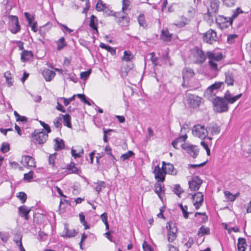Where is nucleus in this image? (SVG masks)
Listing matches in <instances>:
<instances>
[{"label": "nucleus", "mask_w": 251, "mask_h": 251, "mask_svg": "<svg viewBox=\"0 0 251 251\" xmlns=\"http://www.w3.org/2000/svg\"><path fill=\"white\" fill-rule=\"evenodd\" d=\"M196 57L197 59V62L199 63H203L207 57L210 69L212 71L218 72L220 69H218L217 62L222 59L223 55L221 53H216L211 51H208L204 53L202 50L197 49Z\"/></svg>", "instance_id": "nucleus-1"}, {"label": "nucleus", "mask_w": 251, "mask_h": 251, "mask_svg": "<svg viewBox=\"0 0 251 251\" xmlns=\"http://www.w3.org/2000/svg\"><path fill=\"white\" fill-rule=\"evenodd\" d=\"M213 103L214 105V110L217 112H226L228 109L227 103L223 98L216 97Z\"/></svg>", "instance_id": "nucleus-2"}, {"label": "nucleus", "mask_w": 251, "mask_h": 251, "mask_svg": "<svg viewBox=\"0 0 251 251\" xmlns=\"http://www.w3.org/2000/svg\"><path fill=\"white\" fill-rule=\"evenodd\" d=\"M192 133L195 137L201 139H204L208 136V131L204 126L198 124L193 127Z\"/></svg>", "instance_id": "nucleus-3"}, {"label": "nucleus", "mask_w": 251, "mask_h": 251, "mask_svg": "<svg viewBox=\"0 0 251 251\" xmlns=\"http://www.w3.org/2000/svg\"><path fill=\"white\" fill-rule=\"evenodd\" d=\"M32 141L35 144H43L45 143L48 138V134L43 131L35 130L31 134Z\"/></svg>", "instance_id": "nucleus-4"}, {"label": "nucleus", "mask_w": 251, "mask_h": 251, "mask_svg": "<svg viewBox=\"0 0 251 251\" xmlns=\"http://www.w3.org/2000/svg\"><path fill=\"white\" fill-rule=\"evenodd\" d=\"M9 20V30L13 34H16L21 30V26L19 23L18 18L16 16H8Z\"/></svg>", "instance_id": "nucleus-5"}, {"label": "nucleus", "mask_w": 251, "mask_h": 251, "mask_svg": "<svg viewBox=\"0 0 251 251\" xmlns=\"http://www.w3.org/2000/svg\"><path fill=\"white\" fill-rule=\"evenodd\" d=\"M216 22L221 29L227 28L232 24V19L221 15H219L216 18Z\"/></svg>", "instance_id": "nucleus-6"}, {"label": "nucleus", "mask_w": 251, "mask_h": 251, "mask_svg": "<svg viewBox=\"0 0 251 251\" xmlns=\"http://www.w3.org/2000/svg\"><path fill=\"white\" fill-rule=\"evenodd\" d=\"M166 228L168 230V241L169 242H172L176 238L177 228L173 222H168L167 224Z\"/></svg>", "instance_id": "nucleus-7"}, {"label": "nucleus", "mask_w": 251, "mask_h": 251, "mask_svg": "<svg viewBox=\"0 0 251 251\" xmlns=\"http://www.w3.org/2000/svg\"><path fill=\"white\" fill-rule=\"evenodd\" d=\"M203 40L204 42L212 44L218 40V37L216 32L210 29L203 34Z\"/></svg>", "instance_id": "nucleus-8"}, {"label": "nucleus", "mask_w": 251, "mask_h": 251, "mask_svg": "<svg viewBox=\"0 0 251 251\" xmlns=\"http://www.w3.org/2000/svg\"><path fill=\"white\" fill-rule=\"evenodd\" d=\"M181 147L193 158H196L199 153V149L196 146L190 145L184 143L181 145Z\"/></svg>", "instance_id": "nucleus-9"}, {"label": "nucleus", "mask_w": 251, "mask_h": 251, "mask_svg": "<svg viewBox=\"0 0 251 251\" xmlns=\"http://www.w3.org/2000/svg\"><path fill=\"white\" fill-rule=\"evenodd\" d=\"M163 168V166L162 168H160L158 165L154 168L153 173L154 174L155 179L158 182H163L165 180V176L166 174Z\"/></svg>", "instance_id": "nucleus-10"}, {"label": "nucleus", "mask_w": 251, "mask_h": 251, "mask_svg": "<svg viewBox=\"0 0 251 251\" xmlns=\"http://www.w3.org/2000/svg\"><path fill=\"white\" fill-rule=\"evenodd\" d=\"M201 184L202 180L198 176H194L189 182V188L191 191H197L199 189Z\"/></svg>", "instance_id": "nucleus-11"}, {"label": "nucleus", "mask_w": 251, "mask_h": 251, "mask_svg": "<svg viewBox=\"0 0 251 251\" xmlns=\"http://www.w3.org/2000/svg\"><path fill=\"white\" fill-rule=\"evenodd\" d=\"M224 85V82H216L207 88L206 93L211 95H215L217 90Z\"/></svg>", "instance_id": "nucleus-12"}, {"label": "nucleus", "mask_w": 251, "mask_h": 251, "mask_svg": "<svg viewBox=\"0 0 251 251\" xmlns=\"http://www.w3.org/2000/svg\"><path fill=\"white\" fill-rule=\"evenodd\" d=\"M21 162L24 166L33 168L36 167L34 158L29 155H23Z\"/></svg>", "instance_id": "nucleus-13"}, {"label": "nucleus", "mask_w": 251, "mask_h": 251, "mask_svg": "<svg viewBox=\"0 0 251 251\" xmlns=\"http://www.w3.org/2000/svg\"><path fill=\"white\" fill-rule=\"evenodd\" d=\"M187 100L192 106L195 107H198L201 102V98L197 96L194 95H187Z\"/></svg>", "instance_id": "nucleus-14"}, {"label": "nucleus", "mask_w": 251, "mask_h": 251, "mask_svg": "<svg viewBox=\"0 0 251 251\" xmlns=\"http://www.w3.org/2000/svg\"><path fill=\"white\" fill-rule=\"evenodd\" d=\"M194 72L192 69L190 68H184L182 71L183 79L184 82L182 83V86L183 87H186L187 85L185 84V81H188L190 78H192L194 75Z\"/></svg>", "instance_id": "nucleus-15"}, {"label": "nucleus", "mask_w": 251, "mask_h": 251, "mask_svg": "<svg viewBox=\"0 0 251 251\" xmlns=\"http://www.w3.org/2000/svg\"><path fill=\"white\" fill-rule=\"evenodd\" d=\"M242 96V94H240L236 96L233 97L230 93L229 91H227L225 94L224 97L223 98L224 100L230 104L234 103L237 100H239Z\"/></svg>", "instance_id": "nucleus-16"}, {"label": "nucleus", "mask_w": 251, "mask_h": 251, "mask_svg": "<svg viewBox=\"0 0 251 251\" xmlns=\"http://www.w3.org/2000/svg\"><path fill=\"white\" fill-rule=\"evenodd\" d=\"M96 9L98 11H103L109 15L111 11L109 10L107 5L103 3L101 0H98L96 4Z\"/></svg>", "instance_id": "nucleus-17"}, {"label": "nucleus", "mask_w": 251, "mask_h": 251, "mask_svg": "<svg viewBox=\"0 0 251 251\" xmlns=\"http://www.w3.org/2000/svg\"><path fill=\"white\" fill-rule=\"evenodd\" d=\"M219 5L218 0H211L210 2V8L208 9V13L210 15L212 13H216L218 12Z\"/></svg>", "instance_id": "nucleus-18"}, {"label": "nucleus", "mask_w": 251, "mask_h": 251, "mask_svg": "<svg viewBox=\"0 0 251 251\" xmlns=\"http://www.w3.org/2000/svg\"><path fill=\"white\" fill-rule=\"evenodd\" d=\"M225 82L227 86H233L234 85V79L233 73L230 71L225 72Z\"/></svg>", "instance_id": "nucleus-19"}, {"label": "nucleus", "mask_w": 251, "mask_h": 251, "mask_svg": "<svg viewBox=\"0 0 251 251\" xmlns=\"http://www.w3.org/2000/svg\"><path fill=\"white\" fill-rule=\"evenodd\" d=\"M30 208H27L25 205H24L18 208V211L21 217H24L25 220L28 219V214L30 212Z\"/></svg>", "instance_id": "nucleus-20"}, {"label": "nucleus", "mask_w": 251, "mask_h": 251, "mask_svg": "<svg viewBox=\"0 0 251 251\" xmlns=\"http://www.w3.org/2000/svg\"><path fill=\"white\" fill-rule=\"evenodd\" d=\"M42 75L47 81H50L54 77L55 73L53 71L47 69L43 71Z\"/></svg>", "instance_id": "nucleus-21"}, {"label": "nucleus", "mask_w": 251, "mask_h": 251, "mask_svg": "<svg viewBox=\"0 0 251 251\" xmlns=\"http://www.w3.org/2000/svg\"><path fill=\"white\" fill-rule=\"evenodd\" d=\"M65 233L64 235H63L62 236L71 238L75 237L77 233V232L74 229H69L68 228V226L67 224H65L64 225V231Z\"/></svg>", "instance_id": "nucleus-22"}, {"label": "nucleus", "mask_w": 251, "mask_h": 251, "mask_svg": "<svg viewBox=\"0 0 251 251\" xmlns=\"http://www.w3.org/2000/svg\"><path fill=\"white\" fill-rule=\"evenodd\" d=\"M166 174H169L175 176L177 174V171L174 168V165L171 163H167V166L164 167Z\"/></svg>", "instance_id": "nucleus-23"}, {"label": "nucleus", "mask_w": 251, "mask_h": 251, "mask_svg": "<svg viewBox=\"0 0 251 251\" xmlns=\"http://www.w3.org/2000/svg\"><path fill=\"white\" fill-rule=\"evenodd\" d=\"M55 145L54 146V149L55 151H59L63 149L64 148L65 145L64 142L62 139L60 138H56L54 139Z\"/></svg>", "instance_id": "nucleus-24"}, {"label": "nucleus", "mask_w": 251, "mask_h": 251, "mask_svg": "<svg viewBox=\"0 0 251 251\" xmlns=\"http://www.w3.org/2000/svg\"><path fill=\"white\" fill-rule=\"evenodd\" d=\"M33 56L32 52L31 51L24 50L21 53V60L23 62H25L32 58Z\"/></svg>", "instance_id": "nucleus-25"}, {"label": "nucleus", "mask_w": 251, "mask_h": 251, "mask_svg": "<svg viewBox=\"0 0 251 251\" xmlns=\"http://www.w3.org/2000/svg\"><path fill=\"white\" fill-rule=\"evenodd\" d=\"M93 187L98 192V194H99L102 189L105 188V184L103 181H98L97 183H94Z\"/></svg>", "instance_id": "nucleus-26"}, {"label": "nucleus", "mask_w": 251, "mask_h": 251, "mask_svg": "<svg viewBox=\"0 0 251 251\" xmlns=\"http://www.w3.org/2000/svg\"><path fill=\"white\" fill-rule=\"evenodd\" d=\"M246 246L247 243L245 239L244 238H239L237 244L239 251H245Z\"/></svg>", "instance_id": "nucleus-27"}, {"label": "nucleus", "mask_w": 251, "mask_h": 251, "mask_svg": "<svg viewBox=\"0 0 251 251\" xmlns=\"http://www.w3.org/2000/svg\"><path fill=\"white\" fill-rule=\"evenodd\" d=\"M14 242L16 243L20 251H25L24 248L22 243V235L20 234H16L14 237Z\"/></svg>", "instance_id": "nucleus-28"}, {"label": "nucleus", "mask_w": 251, "mask_h": 251, "mask_svg": "<svg viewBox=\"0 0 251 251\" xmlns=\"http://www.w3.org/2000/svg\"><path fill=\"white\" fill-rule=\"evenodd\" d=\"M97 22V17L94 15H92L90 17V22L89 25L93 29L96 31V33H98Z\"/></svg>", "instance_id": "nucleus-29"}, {"label": "nucleus", "mask_w": 251, "mask_h": 251, "mask_svg": "<svg viewBox=\"0 0 251 251\" xmlns=\"http://www.w3.org/2000/svg\"><path fill=\"white\" fill-rule=\"evenodd\" d=\"M66 169L68 174H77L78 172V169L74 163H71L70 164L67 165Z\"/></svg>", "instance_id": "nucleus-30"}, {"label": "nucleus", "mask_w": 251, "mask_h": 251, "mask_svg": "<svg viewBox=\"0 0 251 251\" xmlns=\"http://www.w3.org/2000/svg\"><path fill=\"white\" fill-rule=\"evenodd\" d=\"M172 34L170 33L168 29L162 30L161 37L164 41H170L172 39Z\"/></svg>", "instance_id": "nucleus-31"}, {"label": "nucleus", "mask_w": 251, "mask_h": 251, "mask_svg": "<svg viewBox=\"0 0 251 251\" xmlns=\"http://www.w3.org/2000/svg\"><path fill=\"white\" fill-rule=\"evenodd\" d=\"M60 115L62 116L63 117V122L64 125L65 126H67L69 128H71L72 125H71V116L68 114H65L64 115L60 114Z\"/></svg>", "instance_id": "nucleus-32"}, {"label": "nucleus", "mask_w": 251, "mask_h": 251, "mask_svg": "<svg viewBox=\"0 0 251 251\" xmlns=\"http://www.w3.org/2000/svg\"><path fill=\"white\" fill-rule=\"evenodd\" d=\"M192 199L194 202H203V196L201 192H198L192 196Z\"/></svg>", "instance_id": "nucleus-33"}, {"label": "nucleus", "mask_w": 251, "mask_h": 251, "mask_svg": "<svg viewBox=\"0 0 251 251\" xmlns=\"http://www.w3.org/2000/svg\"><path fill=\"white\" fill-rule=\"evenodd\" d=\"M133 55L129 50H125L124 52V55L122 58V60L126 62L130 61L133 58Z\"/></svg>", "instance_id": "nucleus-34"}, {"label": "nucleus", "mask_w": 251, "mask_h": 251, "mask_svg": "<svg viewBox=\"0 0 251 251\" xmlns=\"http://www.w3.org/2000/svg\"><path fill=\"white\" fill-rule=\"evenodd\" d=\"M84 153V150L82 148H80L78 152H76V151L73 148L71 149L72 155L75 158L80 157Z\"/></svg>", "instance_id": "nucleus-35"}, {"label": "nucleus", "mask_w": 251, "mask_h": 251, "mask_svg": "<svg viewBox=\"0 0 251 251\" xmlns=\"http://www.w3.org/2000/svg\"><path fill=\"white\" fill-rule=\"evenodd\" d=\"M101 48L106 50L112 55H115L116 53V50L109 46H107L104 43H101L100 45Z\"/></svg>", "instance_id": "nucleus-36"}, {"label": "nucleus", "mask_w": 251, "mask_h": 251, "mask_svg": "<svg viewBox=\"0 0 251 251\" xmlns=\"http://www.w3.org/2000/svg\"><path fill=\"white\" fill-rule=\"evenodd\" d=\"M208 129L212 135L218 134L220 131V127L216 125L209 126Z\"/></svg>", "instance_id": "nucleus-37"}, {"label": "nucleus", "mask_w": 251, "mask_h": 251, "mask_svg": "<svg viewBox=\"0 0 251 251\" xmlns=\"http://www.w3.org/2000/svg\"><path fill=\"white\" fill-rule=\"evenodd\" d=\"M57 50H58L62 49L64 47L67 46V44L65 42V38L62 37L60 38L57 42Z\"/></svg>", "instance_id": "nucleus-38"}, {"label": "nucleus", "mask_w": 251, "mask_h": 251, "mask_svg": "<svg viewBox=\"0 0 251 251\" xmlns=\"http://www.w3.org/2000/svg\"><path fill=\"white\" fill-rule=\"evenodd\" d=\"M210 233V229L209 228L205 227L204 226H202L199 229L198 235L200 236H202L204 234H209Z\"/></svg>", "instance_id": "nucleus-39"}, {"label": "nucleus", "mask_w": 251, "mask_h": 251, "mask_svg": "<svg viewBox=\"0 0 251 251\" xmlns=\"http://www.w3.org/2000/svg\"><path fill=\"white\" fill-rule=\"evenodd\" d=\"M179 206L183 213V216L185 219H187L188 218L189 214L190 213L187 211L188 207L187 205L183 206L182 204H179Z\"/></svg>", "instance_id": "nucleus-40"}, {"label": "nucleus", "mask_w": 251, "mask_h": 251, "mask_svg": "<svg viewBox=\"0 0 251 251\" xmlns=\"http://www.w3.org/2000/svg\"><path fill=\"white\" fill-rule=\"evenodd\" d=\"M134 155V153L132 151H129L126 153L122 154L121 156V158L123 161H125L130 157L133 156Z\"/></svg>", "instance_id": "nucleus-41"}, {"label": "nucleus", "mask_w": 251, "mask_h": 251, "mask_svg": "<svg viewBox=\"0 0 251 251\" xmlns=\"http://www.w3.org/2000/svg\"><path fill=\"white\" fill-rule=\"evenodd\" d=\"M154 191L155 193H156L158 197L160 198V199H161L160 193L162 191V186L161 184L159 183H156L154 185Z\"/></svg>", "instance_id": "nucleus-42"}, {"label": "nucleus", "mask_w": 251, "mask_h": 251, "mask_svg": "<svg viewBox=\"0 0 251 251\" xmlns=\"http://www.w3.org/2000/svg\"><path fill=\"white\" fill-rule=\"evenodd\" d=\"M138 23L140 26L143 27H146L147 24L145 19V17L143 14H140L139 15L138 18Z\"/></svg>", "instance_id": "nucleus-43"}, {"label": "nucleus", "mask_w": 251, "mask_h": 251, "mask_svg": "<svg viewBox=\"0 0 251 251\" xmlns=\"http://www.w3.org/2000/svg\"><path fill=\"white\" fill-rule=\"evenodd\" d=\"M225 195L226 196L227 200L230 201H233L236 199V196L233 195L229 191H226L224 192Z\"/></svg>", "instance_id": "nucleus-44"}, {"label": "nucleus", "mask_w": 251, "mask_h": 251, "mask_svg": "<svg viewBox=\"0 0 251 251\" xmlns=\"http://www.w3.org/2000/svg\"><path fill=\"white\" fill-rule=\"evenodd\" d=\"M17 196L21 201V202L23 203L25 202L27 199L26 194L23 192L18 193Z\"/></svg>", "instance_id": "nucleus-45"}, {"label": "nucleus", "mask_w": 251, "mask_h": 251, "mask_svg": "<svg viewBox=\"0 0 251 251\" xmlns=\"http://www.w3.org/2000/svg\"><path fill=\"white\" fill-rule=\"evenodd\" d=\"M33 172L29 171L28 173L24 174V179L28 182L30 181L33 177Z\"/></svg>", "instance_id": "nucleus-46"}, {"label": "nucleus", "mask_w": 251, "mask_h": 251, "mask_svg": "<svg viewBox=\"0 0 251 251\" xmlns=\"http://www.w3.org/2000/svg\"><path fill=\"white\" fill-rule=\"evenodd\" d=\"M243 11L240 8H237L235 11H233V13L231 17H229L230 19H232V22H233V19H235L239 14L243 13Z\"/></svg>", "instance_id": "nucleus-47"}, {"label": "nucleus", "mask_w": 251, "mask_h": 251, "mask_svg": "<svg viewBox=\"0 0 251 251\" xmlns=\"http://www.w3.org/2000/svg\"><path fill=\"white\" fill-rule=\"evenodd\" d=\"M56 153L50 154L49 157V163L51 165L52 167L54 166V162L56 159Z\"/></svg>", "instance_id": "nucleus-48"}, {"label": "nucleus", "mask_w": 251, "mask_h": 251, "mask_svg": "<svg viewBox=\"0 0 251 251\" xmlns=\"http://www.w3.org/2000/svg\"><path fill=\"white\" fill-rule=\"evenodd\" d=\"M10 146L9 144L3 143L0 148V151L3 153L7 152L9 151Z\"/></svg>", "instance_id": "nucleus-49"}, {"label": "nucleus", "mask_w": 251, "mask_h": 251, "mask_svg": "<svg viewBox=\"0 0 251 251\" xmlns=\"http://www.w3.org/2000/svg\"><path fill=\"white\" fill-rule=\"evenodd\" d=\"M183 192L182 188L178 184H176L175 185L174 188V192L178 196L181 194Z\"/></svg>", "instance_id": "nucleus-50"}, {"label": "nucleus", "mask_w": 251, "mask_h": 251, "mask_svg": "<svg viewBox=\"0 0 251 251\" xmlns=\"http://www.w3.org/2000/svg\"><path fill=\"white\" fill-rule=\"evenodd\" d=\"M91 70H89L85 72H83L80 73V77L83 79H86L91 74Z\"/></svg>", "instance_id": "nucleus-51"}, {"label": "nucleus", "mask_w": 251, "mask_h": 251, "mask_svg": "<svg viewBox=\"0 0 251 251\" xmlns=\"http://www.w3.org/2000/svg\"><path fill=\"white\" fill-rule=\"evenodd\" d=\"M130 1L129 0H123L122 10L124 13L127 10Z\"/></svg>", "instance_id": "nucleus-52"}, {"label": "nucleus", "mask_w": 251, "mask_h": 251, "mask_svg": "<svg viewBox=\"0 0 251 251\" xmlns=\"http://www.w3.org/2000/svg\"><path fill=\"white\" fill-rule=\"evenodd\" d=\"M237 37L236 34H230L228 35L227 41L229 44H232L234 42L235 38Z\"/></svg>", "instance_id": "nucleus-53"}, {"label": "nucleus", "mask_w": 251, "mask_h": 251, "mask_svg": "<svg viewBox=\"0 0 251 251\" xmlns=\"http://www.w3.org/2000/svg\"><path fill=\"white\" fill-rule=\"evenodd\" d=\"M114 131V130L113 129H106L103 128V141L104 142L106 143L107 142V134H109L108 133L109 132H113Z\"/></svg>", "instance_id": "nucleus-54"}, {"label": "nucleus", "mask_w": 251, "mask_h": 251, "mask_svg": "<svg viewBox=\"0 0 251 251\" xmlns=\"http://www.w3.org/2000/svg\"><path fill=\"white\" fill-rule=\"evenodd\" d=\"M75 96V95H74L73 96H72V97H71L69 99H66V98H63V99L64 100H63L64 104L65 106H67L72 101H73L74 100Z\"/></svg>", "instance_id": "nucleus-55"}, {"label": "nucleus", "mask_w": 251, "mask_h": 251, "mask_svg": "<svg viewBox=\"0 0 251 251\" xmlns=\"http://www.w3.org/2000/svg\"><path fill=\"white\" fill-rule=\"evenodd\" d=\"M61 119L60 118H56L53 120V124L54 126L56 128H61V124L60 123Z\"/></svg>", "instance_id": "nucleus-56"}, {"label": "nucleus", "mask_w": 251, "mask_h": 251, "mask_svg": "<svg viewBox=\"0 0 251 251\" xmlns=\"http://www.w3.org/2000/svg\"><path fill=\"white\" fill-rule=\"evenodd\" d=\"M77 96L79 98H80L81 100L83 101L84 103H87L89 105H91L89 101H88L87 100H86L85 96L84 94H77Z\"/></svg>", "instance_id": "nucleus-57"}, {"label": "nucleus", "mask_w": 251, "mask_h": 251, "mask_svg": "<svg viewBox=\"0 0 251 251\" xmlns=\"http://www.w3.org/2000/svg\"><path fill=\"white\" fill-rule=\"evenodd\" d=\"M143 248L144 251H153L151 247L145 241L143 244Z\"/></svg>", "instance_id": "nucleus-58"}, {"label": "nucleus", "mask_w": 251, "mask_h": 251, "mask_svg": "<svg viewBox=\"0 0 251 251\" xmlns=\"http://www.w3.org/2000/svg\"><path fill=\"white\" fill-rule=\"evenodd\" d=\"M222 1L227 6H232L235 2V0H222Z\"/></svg>", "instance_id": "nucleus-59"}, {"label": "nucleus", "mask_w": 251, "mask_h": 251, "mask_svg": "<svg viewBox=\"0 0 251 251\" xmlns=\"http://www.w3.org/2000/svg\"><path fill=\"white\" fill-rule=\"evenodd\" d=\"M0 237L2 241L4 242H6L8 239V234L7 233H0Z\"/></svg>", "instance_id": "nucleus-60"}, {"label": "nucleus", "mask_w": 251, "mask_h": 251, "mask_svg": "<svg viewBox=\"0 0 251 251\" xmlns=\"http://www.w3.org/2000/svg\"><path fill=\"white\" fill-rule=\"evenodd\" d=\"M187 136L186 135H182V136H180V137L177 138L175 140L178 144L179 143H182V142H184L186 140V139H187Z\"/></svg>", "instance_id": "nucleus-61"}, {"label": "nucleus", "mask_w": 251, "mask_h": 251, "mask_svg": "<svg viewBox=\"0 0 251 251\" xmlns=\"http://www.w3.org/2000/svg\"><path fill=\"white\" fill-rule=\"evenodd\" d=\"M194 244V240L192 238H189L187 242L185 243V245L187 248H190Z\"/></svg>", "instance_id": "nucleus-62"}, {"label": "nucleus", "mask_w": 251, "mask_h": 251, "mask_svg": "<svg viewBox=\"0 0 251 251\" xmlns=\"http://www.w3.org/2000/svg\"><path fill=\"white\" fill-rule=\"evenodd\" d=\"M79 219L81 223L83 225H85L86 224V221H85V216L82 213H81L79 214Z\"/></svg>", "instance_id": "nucleus-63"}, {"label": "nucleus", "mask_w": 251, "mask_h": 251, "mask_svg": "<svg viewBox=\"0 0 251 251\" xmlns=\"http://www.w3.org/2000/svg\"><path fill=\"white\" fill-rule=\"evenodd\" d=\"M31 27V29L34 32H36L37 31V24L36 22H34L33 24L31 23V25H29Z\"/></svg>", "instance_id": "nucleus-64"}]
</instances>
